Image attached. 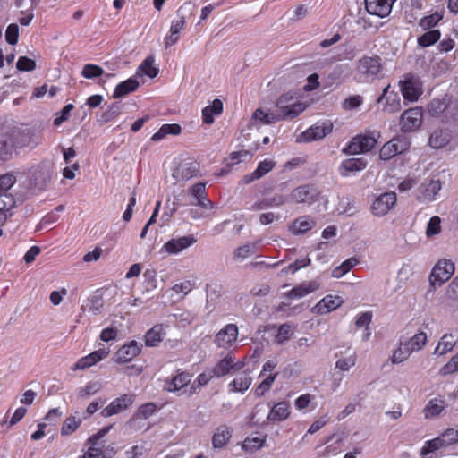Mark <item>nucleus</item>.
Wrapping results in <instances>:
<instances>
[{
	"label": "nucleus",
	"mask_w": 458,
	"mask_h": 458,
	"mask_svg": "<svg viewBox=\"0 0 458 458\" xmlns=\"http://www.w3.org/2000/svg\"><path fill=\"white\" fill-rule=\"evenodd\" d=\"M458 443V429L449 428L438 437L427 440L420 451L421 457H426L436 451L445 449Z\"/></svg>",
	"instance_id": "1"
},
{
	"label": "nucleus",
	"mask_w": 458,
	"mask_h": 458,
	"mask_svg": "<svg viewBox=\"0 0 458 458\" xmlns=\"http://www.w3.org/2000/svg\"><path fill=\"white\" fill-rule=\"evenodd\" d=\"M360 78L365 81H374L381 73L383 66L378 55H364L357 63Z\"/></svg>",
	"instance_id": "2"
},
{
	"label": "nucleus",
	"mask_w": 458,
	"mask_h": 458,
	"mask_svg": "<svg viewBox=\"0 0 458 458\" xmlns=\"http://www.w3.org/2000/svg\"><path fill=\"white\" fill-rule=\"evenodd\" d=\"M404 101L416 102L423 93L420 80L411 73L405 74L398 82Z\"/></svg>",
	"instance_id": "3"
},
{
	"label": "nucleus",
	"mask_w": 458,
	"mask_h": 458,
	"mask_svg": "<svg viewBox=\"0 0 458 458\" xmlns=\"http://www.w3.org/2000/svg\"><path fill=\"white\" fill-rule=\"evenodd\" d=\"M380 132L377 131H368L364 134H359L353 137L348 145V150L351 154H360L369 152L377 144Z\"/></svg>",
	"instance_id": "4"
},
{
	"label": "nucleus",
	"mask_w": 458,
	"mask_h": 458,
	"mask_svg": "<svg viewBox=\"0 0 458 458\" xmlns=\"http://www.w3.org/2000/svg\"><path fill=\"white\" fill-rule=\"evenodd\" d=\"M410 147V140L405 136L398 135L382 146L379 150V157L384 161L389 160L406 152Z\"/></svg>",
	"instance_id": "5"
},
{
	"label": "nucleus",
	"mask_w": 458,
	"mask_h": 458,
	"mask_svg": "<svg viewBox=\"0 0 458 458\" xmlns=\"http://www.w3.org/2000/svg\"><path fill=\"white\" fill-rule=\"evenodd\" d=\"M246 365V358L236 360L235 356L227 353L223 359L218 360L212 368V371L216 377L220 378L228 374H234L242 370Z\"/></svg>",
	"instance_id": "6"
},
{
	"label": "nucleus",
	"mask_w": 458,
	"mask_h": 458,
	"mask_svg": "<svg viewBox=\"0 0 458 458\" xmlns=\"http://www.w3.org/2000/svg\"><path fill=\"white\" fill-rule=\"evenodd\" d=\"M423 110L420 106L411 107L400 116L399 126L403 132H413L422 124Z\"/></svg>",
	"instance_id": "7"
},
{
	"label": "nucleus",
	"mask_w": 458,
	"mask_h": 458,
	"mask_svg": "<svg viewBox=\"0 0 458 458\" xmlns=\"http://www.w3.org/2000/svg\"><path fill=\"white\" fill-rule=\"evenodd\" d=\"M293 98L287 96L280 97L276 103V110L282 120L293 119L301 114L305 106L301 102L289 103Z\"/></svg>",
	"instance_id": "8"
},
{
	"label": "nucleus",
	"mask_w": 458,
	"mask_h": 458,
	"mask_svg": "<svg viewBox=\"0 0 458 458\" xmlns=\"http://www.w3.org/2000/svg\"><path fill=\"white\" fill-rule=\"evenodd\" d=\"M276 366L277 363L275 360H267L264 363L259 377L266 376V377L254 388V394L257 397L263 396L272 387L278 376L277 372L272 373Z\"/></svg>",
	"instance_id": "9"
},
{
	"label": "nucleus",
	"mask_w": 458,
	"mask_h": 458,
	"mask_svg": "<svg viewBox=\"0 0 458 458\" xmlns=\"http://www.w3.org/2000/svg\"><path fill=\"white\" fill-rule=\"evenodd\" d=\"M455 270L454 264L449 259L439 260L432 269L430 283L441 285L451 278Z\"/></svg>",
	"instance_id": "10"
},
{
	"label": "nucleus",
	"mask_w": 458,
	"mask_h": 458,
	"mask_svg": "<svg viewBox=\"0 0 458 458\" xmlns=\"http://www.w3.org/2000/svg\"><path fill=\"white\" fill-rule=\"evenodd\" d=\"M333 127V123L329 120L318 122L301 134V140L310 142L321 140L332 132Z\"/></svg>",
	"instance_id": "11"
},
{
	"label": "nucleus",
	"mask_w": 458,
	"mask_h": 458,
	"mask_svg": "<svg viewBox=\"0 0 458 458\" xmlns=\"http://www.w3.org/2000/svg\"><path fill=\"white\" fill-rule=\"evenodd\" d=\"M142 345L135 340L122 345L114 354L113 360L116 364H124L131 361L141 352Z\"/></svg>",
	"instance_id": "12"
},
{
	"label": "nucleus",
	"mask_w": 458,
	"mask_h": 458,
	"mask_svg": "<svg viewBox=\"0 0 458 458\" xmlns=\"http://www.w3.org/2000/svg\"><path fill=\"white\" fill-rule=\"evenodd\" d=\"M290 196L296 203L312 204L318 200L319 191L312 184H303L293 189Z\"/></svg>",
	"instance_id": "13"
},
{
	"label": "nucleus",
	"mask_w": 458,
	"mask_h": 458,
	"mask_svg": "<svg viewBox=\"0 0 458 458\" xmlns=\"http://www.w3.org/2000/svg\"><path fill=\"white\" fill-rule=\"evenodd\" d=\"M135 395L131 394H123L113 400L101 411L102 416L111 417L127 410L134 403Z\"/></svg>",
	"instance_id": "14"
},
{
	"label": "nucleus",
	"mask_w": 458,
	"mask_h": 458,
	"mask_svg": "<svg viewBox=\"0 0 458 458\" xmlns=\"http://www.w3.org/2000/svg\"><path fill=\"white\" fill-rule=\"evenodd\" d=\"M238 338V327L235 324H227L215 336V344L219 348L228 349L233 346Z\"/></svg>",
	"instance_id": "15"
},
{
	"label": "nucleus",
	"mask_w": 458,
	"mask_h": 458,
	"mask_svg": "<svg viewBox=\"0 0 458 458\" xmlns=\"http://www.w3.org/2000/svg\"><path fill=\"white\" fill-rule=\"evenodd\" d=\"M109 349L100 348L92 352L91 353L79 359L72 367V370H84L89 369L99 361L103 360L109 355Z\"/></svg>",
	"instance_id": "16"
},
{
	"label": "nucleus",
	"mask_w": 458,
	"mask_h": 458,
	"mask_svg": "<svg viewBox=\"0 0 458 458\" xmlns=\"http://www.w3.org/2000/svg\"><path fill=\"white\" fill-rule=\"evenodd\" d=\"M395 1L396 0H365V9L369 14L383 19L391 13Z\"/></svg>",
	"instance_id": "17"
},
{
	"label": "nucleus",
	"mask_w": 458,
	"mask_h": 458,
	"mask_svg": "<svg viewBox=\"0 0 458 458\" xmlns=\"http://www.w3.org/2000/svg\"><path fill=\"white\" fill-rule=\"evenodd\" d=\"M441 188L442 185L439 180L425 181L418 188L417 199L420 202H431L436 199Z\"/></svg>",
	"instance_id": "18"
},
{
	"label": "nucleus",
	"mask_w": 458,
	"mask_h": 458,
	"mask_svg": "<svg viewBox=\"0 0 458 458\" xmlns=\"http://www.w3.org/2000/svg\"><path fill=\"white\" fill-rule=\"evenodd\" d=\"M396 203V194L394 191L385 192L378 196L372 204V212L376 216H384Z\"/></svg>",
	"instance_id": "19"
},
{
	"label": "nucleus",
	"mask_w": 458,
	"mask_h": 458,
	"mask_svg": "<svg viewBox=\"0 0 458 458\" xmlns=\"http://www.w3.org/2000/svg\"><path fill=\"white\" fill-rule=\"evenodd\" d=\"M251 371L250 369H244L240 372L229 384L228 390L231 393H241L246 392L252 384V377L250 376Z\"/></svg>",
	"instance_id": "20"
},
{
	"label": "nucleus",
	"mask_w": 458,
	"mask_h": 458,
	"mask_svg": "<svg viewBox=\"0 0 458 458\" xmlns=\"http://www.w3.org/2000/svg\"><path fill=\"white\" fill-rule=\"evenodd\" d=\"M275 166V161L272 159H264L259 163L258 167L251 174L244 175L241 179L240 183L243 185L250 184L268 174Z\"/></svg>",
	"instance_id": "21"
},
{
	"label": "nucleus",
	"mask_w": 458,
	"mask_h": 458,
	"mask_svg": "<svg viewBox=\"0 0 458 458\" xmlns=\"http://www.w3.org/2000/svg\"><path fill=\"white\" fill-rule=\"evenodd\" d=\"M390 85L388 84L384 89L382 94L377 99V103H382L386 99V104L383 107L385 112L389 114L396 113L401 109V100L396 92L389 91Z\"/></svg>",
	"instance_id": "22"
},
{
	"label": "nucleus",
	"mask_w": 458,
	"mask_h": 458,
	"mask_svg": "<svg viewBox=\"0 0 458 458\" xmlns=\"http://www.w3.org/2000/svg\"><path fill=\"white\" fill-rule=\"evenodd\" d=\"M196 242L192 235L182 236L176 239H171L164 244V249L170 254H177Z\"/></svg>",
	"instance_id": "23"
},
{
	"label": "nucleus",
	"mask_w": 458,
	"mask_h": 458,
	"mask_svg": "<svg viewBox=\"0 0 458 458\" xmlns=\"http://www.w3.org/2000/svg\"><path fill=\"white\" fill-rule=\"evenodd\" d=\"M368 161L363 157H352L344 160L339 167L342 176H348L351 173H356L364 170L367 167Z\"/></svg>",
	"instance_id": "24"
},
{
	"label": "nucleus",
	"mask_w": 458,
	"mask_h": 458,
	"mask_svg": "<svg viewBox=\"0 0 458 458\" xmlns=\"http://www.w3.org/2000/svg\"><path fill=\"white\" fill-rule=\"evenodd\" d=\"M106 429L99 430L88 438L86 445H89L87 451L79 458H98L101 454V448L98 445V441L106 434Z\"/></svg>",
	"instance_id": "25"
},
{
	"label": "nucleus",
	"mask_w": 458,
	"mask_h": 458,
	"mask_svg": "<svg viewBox=\"0 0 458 458\" xmlns=\"http://www.w3.org/2000/svg\"><path fill=\"white\" fill-rule=\"evenodd\" d=\"M232 429L227 425H220L212 436V445L215 449L226 445L232 437Z\"/></svg>",
	"instance_id": "26"
},
{
	"label": "nucleus",
	"mask_w": 458,
	"mask_h": 458,
	"mask_svg": "<svg viewBox=\"0 0 458 458\" xmlns=\"http://www.w3.org/2000/svg\"><path fill=\"white\" fill-rule=\"evenodd\" d=\"M316 226V221L310 216H301L296 218L290 225L293 234H303Z\"/></svg>",
	"instance_id": "27"
},
{
	"label": "nucleus",
	"mask_w": 458,
	"mask_h": 458,
	"mask_svg": "<svg viewBox=\"0 0 458 458\" xmlns=\"http://www.w3.org/2000/svg\"><path fill=\"white\" fill-rule=\"evenodd\" d=\"M165 335L164 325L157 324L147 331L144 341L148 347H154L161 343Z\"/></svg>",
	"instance_id": "28"
},
{
	"label": "nucleus",
	"mask_w": 458,
	"mask_h": 458,
	"mask_svg": "<svg viewBox=\"0 0 458 458\" xmlns=\"http://www.w3.org/2000/svg\"><path fill=\"white\" fill-rule=\"evenodd\" d=\"M191 375L186 371H180L165 383V388L169 392H176L188 386L191 382Z\"/></svg>",
	"instance_id": "29"
},
{
	"label": "nucleus",
	"mask_w": 458,
	"mask_h": 458,
	"mask_svg": "<svg viewBox=\"0 0 458 458\" xmlns=\"http://www.w3.org/2000/svg\"><path fill=\"white\" fill-rule=\"evenodd\" d=\"M223 102L216 98L212 104L205 106L202 109V121L205 124H212L214 123V116L220 115L223 113Z\"/></svg>",
	"instance_id": "30"
},
{
	"label": "nucleus",
	"mask_w": 458,
	"mask_h": 458,
	"mask_svg": "<svg viewBox=\"0 0 458 458\" xmlns=\"http://www.w3.org/2000/svg\"><path fill=\"white\" fill-rule=\"evenodd\" d=\"M318 288V284L315 281L301 283L289 291L286 296L290 299H300L315 292Z\"/></svg>",
	"instance_id": "31"
},
{
	"label": "nucleus",
	"mask_w": 458,
	"mask_h": 458,
	"mask_svg": "<svg viewBox=\"0 0 458 458\" xmlns=\"http://www.w3.org/2000/svg\"><path fill=\"white\" fill-rule=\"evenodd\" d=\"M457 344V337H455L453 334H445L438 341V344L435 348L434 353L438 355H445L452 352Z\"/></svg>",
	"instance_id": "32"
},
{
	"label": "nucleus",
	"mask_w": 458,
	"mask_h": 458,
	"mask_svg": "<svg viewBox=\"0 0 458 458\" xmlns=\"http://www.w3.org/2000/svg\"><path fill=\"white\" fill-rule=\"evenodd\" d=\"M290 416V404L283 401L276 403L268 413L267 419L272 421H283Z\"/></svg>",
	"instance_id": "33"
},
{
	"label": "nucleus",
	"mask_w": 458,
	"mask_h": 458,
	"mask_svg": "<svg viewBox=\"0 0 458 458\" xmlns=\"http://www.w3.org/2000/svg\"><path fill=\"white\" fill-rule=\"evenodd\" d=\"M451 140V134L447 130H435L429 137L428 143L433 148H441L445 147Z\"/></svg>",
	"instance_id": "34"
},
{
	"label": "nucleus",
	"mask_w": 458,
	"mask_h": 458,
	"mask_svg": "<svg viewBox=\"0 0 458 458\" xmlns=\"http://www.w3.org/2000/svg\"><path fill=\"white\" fill-rule=\"evenodd\" d=\"M284 203V198L282 195H276L269 198H264L256 201L249 208L250 210L258 211L267 208L280 207Z\"/></svg>",
	"instance_id": "35"
},
{
	"label": "nucleus",
	"mask_w": 458,
	"mask_h": 458,
	"mask_svg": "<svg viewBox=\"0 0 458 458\" xmlns=\"http://www.w3.org/2000/svg\"><path fill=\"white\" fill-rule=\"evenodd\" d=\"M139 87V82L136 79L130 78L124 81L120 82L114 89L113 97L114 98H122L131 92L135 91Z\"/></svg>",
	"instance_id": "36"
},
{
	"label": "nucleus",
	"mask_w": 458,
	"mask_h": 458,
	"mask_svg": "<svg viewBox=\"0 0 458 458\" xmlns=\"http://www.w3.org/2000/svg\"><path fill=\"white\" fill-rule=\"evenodd\" d=\"M343 302L340 296L327 295L319 302L317 307L321 313H327L337 309Z\"/></svg>",
	"instance_id": "37"
},
{
	"label": "nucleus",
	"mask_w": 458,
	"mask_h": 458,
	"mask_svg": "<svg viewBox=\"0 0 458 458\" xmlns=\"http://www.w3.org/2000/svg\"><path fill=\"white\" fill-rule=\"evenodd\" d=\"M445 409V401L440 398L431 399L425 406L423 411L426 419L438 416Z\"/></svg>",
	"instance_id": "38"
},
{
	"label": "nucleus",
	"mask_w": 458,
	"mask_h": 458,
	"mask_svg": "<svg viewBox=\"0 0 458 458\" xmlns=\"http://www.w3.org/2000/svg\"><path fill=\"white\" fill-rule=\"evenodd\" d=\"M266 437V436L263 437L253 436L247 437L242 444V449L246 453H255L264 446Z\"/></svg>",
	"instance_id": "39"
},
{
	"label": "nucleus",
	"mask_w": 458,
	"mask_h": 458,
	"mask_svg": "<svg viewBox=\"0 0 458 458\" xmlns=\"http://www.w3.org/2000/svg\"><path fill=\"white\" fill-rule=\"evenodd\" d=\"M444 18V11H436L435 13L424 16L419 21V26L423 30H433Z\"/></svg>",
	"instance_id": "40"
},
{
	"label": "nucleus",
	"mask_w": 458,
	"mask_h": 458,
	"mask_svg": "<svg viewBox=\"0 0 458 458\" xmlns=\"http://www.w3.org/2000/svg\"><path fill=\"white\" fill-rule=\"evenodd\" d=\"M181 131H182V128L177 123L163 124L161 126V128L152 135L151 140L159 141V140H163L164 138H165L169 134L178 135V134H180Z\"/></svg>",
	"instance_id": "41"
},
{
	"label": "nucleus",
	"mask_w": 458,
	"mask_h": 458,
	"mask_svg": "<svg viewBox=\"0 0 458 458\" xmlns=\"http://www.w3.org/2000/svg\"><path fill=\"white\" fill-rule=\"evenodd\" d=\"M157 411V406L154 403H147L141 404L132 418L130 420V423H133L138 419L147 420L151 417Z\"/></svg>",
	"instance_id": "42"
},
{
	"label": "nucleus",
	"mask_w": 458,
	"mask_h": 458,
	"mask_svg": "<svg viewBox=\"0 0 458 458\" xmlns=\"http://www.w3.org/2000/svg\"><path fill=\"white\" fill-rule=\"evenodd\" d=\"M441 33L438 30H428L427 32L418 38V44L422 47H428L437 43L440 38Z\"/></svg>",
	"instance_id": "43"
},
{
	"label": "nucleus",
	"mask_w": 458,
	"mask_h": 458,
	"mask_svg": "<svg viewBox=\"0 0 458 458\" xmlns=\"http://www.w3.org/2000/svg\"><path fill=\"white\" fill-rule=\"evenodd\" d=\"M358 259L355 258H350L344 261L340 266L335 267L332 271V276L336 278H340L349 272L353 267L358 264Z\"/></svg>",
	"instance_id": "44"
},
{
	"label": "nucleus",
	"mask_w": 458,
	"mask_h": 458,
	"mask_svg": "<svg viewBox=\"0 0 458 458\" xmlns=\"http://www.w3.org/2000/svg\"><path fill=\"white\" fill-rule=\"evenodd\" d=\"M426 342L427 335L424 332H420L404 344L413 352L420 350L426 344Z\"/></svg>",
	"instance_id": "45"
},
{
	"label": "nucleus",
	"mask_w": 458,
	"mask_h": 458,
	"mask_svg": "<svg viewBox=\"0 0 458 458\" xmlns=\"http://www.w3.org/2000/svg\"><path fill=\"white\" fill-rule=\"evenodd\" d=\"M81 423V419H76L74 416H70L65 419L61 428L62 436L72 435L80 427Z\"/></svg>",
	"instance_id": "46"
},
{
	"label": "nucleus",
	"mask_w": 458,
	"mask_h": 458,
	"mask_svg": "<svg viewBox=\"0 0 458 458\" xmlns=\"http://www.w3.org/2000/svg\"><path fill=\"white\" fill-rule=\"evenodd\" d=\"M447 102L445 99L435 98L428 106V114L431 116H438L447 108Z\"/></svg>",
	"instance_id": "47"
},
{
	"label": "nucleus",
	"mask_w": 458,
	"mask_h": 458,
	"mask_svg": "<svg viewBox=\"0 0 458 458\" xmlns=\"http://www.w3.org/2000/svg\"><path fill=\"white\" fill-rule=\"evenodd\" d=\"M104 74V70L98 64H87L83 66L81 76L85 79H95Z\"/></svg>",
	"instance_id": "48"
},
{
	"label": "nucleus",
	"mask_w": 458,
	"mask_h": 458,
	"mask_svg": "<svg viewBox=\"0 0 458 458\" xmlns=\"http://www.w3.org/2000/svg\"><path fill=\"white\" fill-rule=\"evenodd\" d=\"M412 352L405 344H400V346L394 352L391 360L393 363H401L406 360Z\"/></svg>",
	"instance_id": "49"
},
{
	"label": "nucleus",
	"mask_w": 458,
	"mask_h": 458,
	"mask_svg": "<svg viewBox=\"0 0 458 458\" xmlns=\"http://www.w3.org/2000/svg\"><path fill=\"white\" fill-rule=\"evenodd\" d=\"M139 70H141L149 78H155L158 74V69L154 66V58L152 56H148L144 59L139 66Z\"/></svg>",
	"instance_id": "50"
},
{
	"label": "nucleus",
	"mask_w": 458,
	"mask_h": 458,
	"mask_svg": "<svg viewBox=\"0 0 458 458\" xmlns=\"http://www.w3.org/2000/svg\"><path fill=\"white\" fill-rule=\"evenodd\" d=\"M293 331L289 324H283L279 327L277 334L276 335V342L277 344H284L288 341L293 335Z\"/></svg>",
	"instance_id": "51"
},
{
	"label": "nucleus",
	"mask_w": 458,
	"mask_h": 458,
	"mask_svg": "<svg viewBox=\"0 0 458 458\" xmlns=\"http://www.w3.org/2000/svg\"><path fill=\"white\" fill-rule=\"evenodd\" d=\"M363 103V98L360 95H352L345 98L342 103V108L345 111H351L360 107Z\"/></svg>",
	"instance_id": "52"
},
{
	"label": "nucleus",
	"mask_w": 458,
	"mask_h": 458,
	"mask_svg": "<svg viewBox=\"0 0 458 458\" xmlns=\"http://www.w3.org/2000/svg\"><path fill=\"white\" fill-rule=\"evenodd\" d=\"M254 245L249 243L238 247L233 252V259H244L254 254Z\"/></svg>",
	"instance_id": "53"
},
{
	"label": "nucleus",
	"mask_w": 458,
	"mask_h": 458,
	"mask_svg": "<svg viewBox=\"0 0 458 458\" xmlns=\"http://www.w3.org/2000/svg\"><path fill=\"white\" fill-rule=\"evenodd\" d=\"M441 232V219L439 216H432L426 229V234L429 236L437 235Z\"/></svg>",
	"instance_id": "54"
},
{
	"label": "nucleus",
	"mask_w": 458,
	"mask_h": 458,
	"mask_svg": "<svg viewBox=\"0 0 458 458\" xmlns=\"http://www.w3.org/2000/svg\"><path fill=\"white\" fill-rule=\"evenodd\" d=\"M16 182V177L12 174H5L0 176V194H6V191Z\"/></svg>",
	"instance_id": "55"
},
{
	"label": "nucleus",
	"mask_w": 458,
	"mask_h": 458,
	"mask_svg": "<svg viewBox=\"0 0 458 458\" xmlns=\"http://www.w3.org/2000/svg\"><path fill=\"white\" fill-rule=\"evenodd\" d=\"M16 67L19 71L31 72L36 68V62L27 56H20L16 63Z\"/></svg>",
	"instance_id": "56"
},
{
	"label": "nucleus",
	"mask_w": 458,
	"mask_h": 458,
	"mask_svg": "<svg viewBox=\"0 0 458 458\" xmlns=\"http://www.w3.org/2000/svg\"><path fill=\"white\" fill-rule=\"evenodd\" d=\"M19 27L16 23L8 25L5 31V40L10 45H15L18 42Z\"/></svg>",
	"instance_id": "57"
},
{
	"label": "nucleus",
	"mask_w": 458,
	"mask_h": 458,
	"mask_svg": "<svg viewBox=\"0 0 458 458\" xmlns=\"http://www.w3.org/2000/svg\"><path fill=\"white\" fill-rule=\"evenodd\" d=\"M458 371V353L440 369V375L447 376Z\"/></svg>",
	"instance_id": "58"
},
{
	"label": "nucleus",
	"mask_w": 458,
	"mask_h": 458,
	"mask_svg": "<svg viewBox=\"0 0 458 458\" xmlns=\"http://www.w3.org/2000/svg\"><path fill=\"white\" fill-rule=\"evenodd\" d=\"M74 108L73 105L72 104H67L65 105L61 112L59 114H56V117L54 119V125L55 126H59L61 125L64 122L67 121L69 116H70V113L71 111Z\"/></svg>",
	"instance_id": "59"
},
{
	"label": "nucleus",
	"mask_w": 458,
	"mask_h": 458,
	"mask_svg": "<svg viewBox=\"0 0 458 458\" xmlns=\"http://www.w3.org/2000/svg\"><path fill=\"white\" fill-rule=\"evenodd\" d=\"M14 205L13 198L8 194H0V216H5Z\"/></svg>",
	"instance_id": "60"
},
{
	"label": "nucleus",
	"mask_w": 458,
	"mask_h": 458,
	"mask_svg": "<svg viewBox=\"0 0 458 458\" xmlns=\"http://www.w3.org/2000/svg\"><path fill=\"white\" fill-rule=\"evenodd\" d=\"M99 389L100 385L98 382H89L80 388L79 395L82 398H86L96 394Z\"/></svg>",
	"instance_id": "61"
},
{
	"label": "nucleus",
	"mask_w": 458,
	"mask_h": 458,
	"mask_svg": "<svg viewBox=\"0 0 458 458\" xmlns=\"http://www.w3.org/2000/svg\"><path fill=\"white\" fill-rule=\"evenodd\" d=\"M198 174L199 170L193 164H187L180 171L181 178L185 181L196 177Z\"/></svg>",
	"instance_id": "62"
},
{
	"label": "nucleus",
	"mask_w": 458,
	"mask_h": 458,
	"mask_svg": "<svg viewBox=\"0 0 458 458\" xmlns=\"http://www.w3.org/2000/svg\"><path fill=\"white\" fill-rule=\"evenodd\" d=\"M355 355H350L347 358L338 360L335 363V368L341 371H347L355 365Z\"/></svg>",
	"instance_id": "63"
},
{
	"label": "nucleus",
	"mask_w": 458,
	"mask_h": 458,
	"mask_svg": "<svg viewBox=\"0 0 458 458\" xmlns=\"http://www.w3.org/2000/svg\"><path fill=\"white\" fill-rule=\"evenodd\" d=\"M446 296L452 301H458V276L448 284Z\"/></svg>",
	"instance_id": "64"
}]
</instances>
